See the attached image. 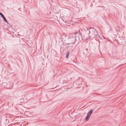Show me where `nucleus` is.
I'll list each match as a JSON object with an SVG mask.
<instances>
[{
  "instance_id": "obj_4",
  "label": "nucleus",
  "mask_w": 126,
  "mask_h": 126,
  "mask_svg": "<svg viewBox=\"0 0 126 126\" xmlns=\"http://www.w3.org/2000/svg\"><path fill=\"white\" fill-rule=\"evenodd\" d=\"M93 112V110L92 109L90 110L88 112L87 115H89L90 116H91L92 113Z\"/></svg>"
},
{
  "instance_id": "obj_2",
  "label": "nucleus",
  "mask_w": 126,
  "mask_h": 126,
  "mask_svg": "<svg viewBox=\"0 0 126 126\" xmlns=\"http://www.w3.org/2000/svg\"><path fill=\"white\" fill-rule=\"evenodd\" d=\"M91 31H92L94 33V34L95 36H98V34L97 31L95 29L93 28H90V30H89V32L90 33Z\"/></svg>"
},
{
  "instance_id": "obj_5",
  "label": "nucleus",
  "mask_w": 126,
  "mask_h": 126,
  "mask_svg": "<svg viewBox=\"0 0 126 126\" xmlns=\"http://www.w3.org/2000/svg\"><path fill=\"white\" fill-rule=\"evenodd\" d=\"M90 116H89V115H87L86 116V117L85 118V120L86 121H88V120L89 119V118H90Z\"/></svg>"
},
{
  "instance_id": "obj_8",
  "label": "nucleus",
  "mask_w": 126,
  "mask_h": 126,
  "mask_svg": "<svg viewBox=\"0 0 126 126\" xmlns=\"http://www.w3.org/2000/svg\"><path fill=\"white\" fill-rule=\"evenodd\" d=\"M90 38V37H89V38Z\"/></svg>"
},
{
  "instance_id": "obj_3",
  "label": "nucleus",
  "mask_w": 126,
  "mask_h": 126,
  "mask_svg": "<svg viewBox=\"0 0 126 126\" xmlns=\"http://www.w3.org/2000/svg\"><path fill=\"white\" fill-rule=\"evenodd\" d=\"M0 15L2 17L4 21L6 22H8L7 21V20L6 18L4 16V15L2 14V13L1 12H0Z\"/></svg>"
},
{
  "instance_id": "obj_1",
  "label": "nucleus",
  "mask_w": 126,
  "mask_h": 126,
  "mask_svg": "<svg viewBox=\"0 0 126 126\" xmlns=\"http://www.w3.org/2000/svg\"><path fill=\"white\" fill-rule=\"evenodd\" d=\"M81 35V33H80L79 32H74L73 33H71L69 35V37H71V40H74V41L70 43H69V44H71L73 43H74L75 42V40H76V38L77 37L78 35ZM78 37L79 38V36H78Z\"/></svg>"
},
{
  "instance_id": "obj_6",
  "label": "nucleus",
  "mask_w": 126,
  "mask_h": 126,
  "mask_svg": "<svg viewBox=\"0 0 126 126\" xmlns=\"http://www.w3.org/2000/svg\"><path fill=\"white\" fill-rule=\"evenodd\" d=\"M69 55V51H68L66 54V58H67L68 57Z\"/></svg>"
},
{
  "instance_id": "obj_7",
  "label": "nucleus",
  "mask_w": 126,
  "mask_h": 126,
  "mask_svg": "<svg viewBox=\"0 0 126 126\" xmlns=\"http://www.w3.org/2000/svg\"><path fill=\"white\" fill-rule=\"evenodd\" d=\"M7 120V119H6V120H5V121H6V120Z\"/></svg>"
}]
</instances>
